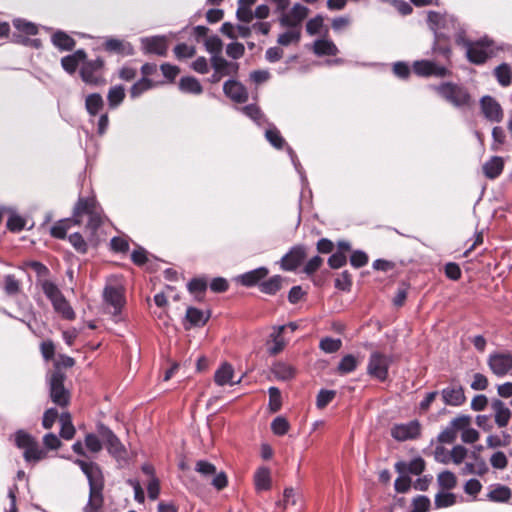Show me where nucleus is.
<instances>
[{
    "label": "nucleus",
    "instance_id": "1",
    "mask_svg": "<svg viewBox=\"0 0 512 512\" xmlns=\"http://www.w3.org/2000/svg\"><path fill=\"white\" fill-rule=\"evenodd\" d=\"M85 217L88 219L85 225L86 229L94 234L103 223L102 209L94 197H80L75 204L72 219L58 221L51 227V235L59 239L65 238L71 224L80 225L84 222Z\"/></svg>",
    "mask_w": 512,
    "mask_h": 512
},
{
    "label": "nucleus",
    "instance_id": "2",
    "mask_svg": "<svg viewBox=\"0 0 512 512\" xmlns=\"http://www.w3.org/2000/svg\"><path fill=\"white\" fill-rule=\"evenodd\" d=\"M74 463L80 467L89 483V499L83 511L102 512L104 477L101 468L95 462H86L81 459H76Z\"/></svg>",
    "mask_w": 512,
    "mask_h": 512
},
{
    "label": "nucleus",
    "instance_id": "3",
    "mask_svg": "<svg viewBox=\"0 0 512 512\" xmlns=\"http://www.w3.org/2000/svg\"><path fill=\"white\" fill-rule=\"evenodd\" d=\"M434 90L447 102L455 107L468 106L470 104V94L463 86L446 82L438 86H434Z\"/></svg>",
    "mask_w": 512,
    "mask_h": 512
},
{
    "label": "nucleus",
    "instance_id": "4",
    "mask_svg": "<svg viewBox=\"0 0 512 512\" xmlns=\"http://www.w3.org/2000/svg\"><path fill=\"white\" fill-rule=\"evenodd\" d=\"M428 23L435 33L436 42L441 38H448L457 29V21L453 16L434 11L428 13Z\"/></svg>",
    "mask_w": 512,
    "mask_h": 512
},
{
    "label": "nucleus",
    "instance_id": "5",
    "mask_svg": "<svg viewBox=\"0 0 512 512\" xmlns=\"http://www.w3.org/2000/svg\"><path fill=\"white\" fill-rule=\"evenodd\" d=\"M65 374L60 370H55L49 377V395L53 403L60 407H65L70 401V392L64 386Z\"/></svg>",
    "mask_w": 512,
    "mask_h": 512
},
{
    "label": "nucleus",
    "instance_id": "6",
    "mask_svg": "<svg viewBox=\"0 0 512 512\" xmlns=\"http://www.w3.org/2000/svg\"><path fill=\"white\" fill-rule=\"evenodd\" d=\"M97 433L105 443L108 452L117 461L127 460V451L114 432L104 424L97 425Z\"/></svg>",
    "mask_w": 512,
    "mask_h": 512
},
{
    "label": "nucleus",
    "instance_id": "7",
    "mask_svg": "<svg viewBox=\"0 0 512 512\" xmlns=\"http://www.w3.org/2000/svg\"><path fill=\"white\" fill-rule=\"evenodd\" d=\"M391 363L392 358L389 355L374 351L370 354L368 360L367 373L379 381H385L388 377V370Z\"/></svg>",
    "mask_w": 512,
    "mask_h": 512
},
{
    "label": "nucleus",
    "instance_id": "8",
    "mask_svg": "<svg viewBox=\"0 0 512 512\" xmlns=\"http://www.w3.org/2000/svg\"><path fill=\"white\" fill-rule=\"evenodd\" d=\"M103 66L104 61L101 58L84 62L80 70L82 80L94 86L104 84L105 80L101 73Z\"/></svg>",
    "mask_w": 512,
    "mask_h": 512
},
{
    "label": "nucleus",
    "instance_id": "9",
    "mask_svg": "<svg viewBox=\"0 0 512 512\" xmlns=\"http://www.w3.org/2000/svg\"><path fill=\"white\" fill-rule=\"evenodd\" d=\"M280 14L279 23L282 27L301 29V24L308 16L309 9L300 3H296L288 12L284 11Z\"/></svg>",
    "mask_w": 512,
    "mask_h": 512
},
{
    "label": "nucleus",
    "instance_id": "10",
    "mask_svg": "<svg viewBox=\"0 0 512 512\" xmlns=\"http://www.w3.org/2000/svg\"><path fill=\"white\" fill-rule=\"evenodd\" d=\"M391 436L399 442L417 439L421 434L419 421L412 420L408 423L395 424L391 428Z\"/></svg>",
    "mask_w": 512,
    "mask_h": 512
},
{
    "label": "nucleus",
    "instance_id": "11",
    "mask_svg": "<svg viewBox=\"0 0 512 512\" xmlns=\"http://www.w3.org/2000/svg\"><path fill=\"white\" fill-rule=\"evenodd\" d=\"M487 364L493 374L503 377L512 370V354L500 352L490 354Z\"/></svg>",
    "mask_w": 512,
    "mask_h": 512
},
{
    "label": "nucleus",
    "instance_id": "12",
    "mask_svg": "<svg viewBox=\"0 0 512 512\" xmlns=\"http://www.w3.org/2000/svg\"><path fill=\"white\" fill-rule=\"evenodd\" d=\"M413 71L415 74L422 77H444L450 74V71L446 67L429 60L415 61L413 63Z\"/></svg>",
    "mask_w": 512,
    "mask_h": 512
},
{
    "label": "nucleus",
    "instance_id": "13",
    "mask_svg": "<svg viewBox=\"0 0 512 512\" xmlns=\"http://www.w3.org/2000/svg\"><path fill=\"white\" fill-rule=\"evenodd\" d=\"M306 248L296 245L281 258V268L286 271L296 270L306 258Z\"/></svg>",
    "mask_w": 512,
    "mask_h": 512
},
{
    "label": "nucleus",
    "instance_id": "14",
    "mask_svg": "<svg viewBox=\"0 0 512 512\" xmlns=\"http://www.w3.org/2000/svg\"><path fill=\"white\" fill-rule=\"evenodd\" d=\"M104 301L113 308V315H117L125 302L124 290L120 286H106L103 292Z\"/></svg>",
    "mask_w": 512,
    "mask_h": 512
},
{
    "label": "nucleus",
    "instance_id": "15",
    "mask_svg": "<svg viewBox=\"0 0 512 512\" xmlns=\"http://www.w3.org/2000/svg\"><path fill=\"white\" fill-rule=\"evenodd\" d=\"M489 46H490L489 43L484 42V41L468 43L467 44L468 59L475 64L484 63L491 54V49L489 48Z\"/></svg>",
    "mask_w": 512,
    "mask_h": 512
},
{
    "label": "nucleus",
    "instance_id": "16",
    "mask_svg": "<svg viewBox=\"0 0 512 512\" xmlns=\"http://www.w3.org/2000/svg\"><path fill=\"white\" fill-rule=\"evenodd\" d=\"M481 110L485 118L491 122H501L503 119V110L500 104L491 96L482 97Z\"/></svg>",
    "mask_w": 512,
    "mask_h": 512
},
{
    "label": "nucleus",
    "instance_id": "17",
    "mask_svg": "<svg viewBox=\"0 0 512 512\" xmlns=\"http://www.w3.org/2000/svg\"><path fill=\"white\" fill-rule=\"evenodd\" d=\"M443 402L448 406L458 407L466 402L464 389L461 385H450L441 391Z\"/></svg>",
    "mask_w": 512,
    "mask_h": 512
},
{
    "label": "nucleus",
    "instance_id": "18",
    "mask_svg": "<svg viewBox=\"0 0 512 512\" xmlns=\"http://www.w3.org/2000/svg\"><path fill=\"white\" fill-rule=\"evenodd\" d=\"M224 93L236 103H244L248 99L246 88L238 81L228 80L223 86Z\"/></svg>",
    "mask_w": 512,
    "mask_h": 512
},
{
    "label": "nucleus",
    "instance_id": "19",
    "mask_svg": "<svg viewBox=\"0 0 512 512\" xmlns=\"http://www.w3.org/2000/svg\"><path fill=\"white\" fill-rule=\"evenodd\" d=\"M142 48L145 53L165 56L167 53L166 39L161 36L147 37L141 40Z\"/></svg>",
    "mask_w": 512,
    "mask_h": 512
},
{
    "label": "nucleus",
    "instance_id": "20",
    "mask_svg": "<svg viewBox=\"0 0 512 512\" xmlns=\"http://www.w3.org/2000/svg\"><path fill=\"white\" fill-rule=\"evenodd\" d=\"M491 407L494 411V419L497 426L499 428L506 427L511 418L510 409L499 399L492 400Z\"/></svg>",
    "mask_w": 512,
    "mask_h": 512
},
{
    "label": "nucleus",
    "instance_id": "21",
    "mask_svg": "<svg viewBox=\"0 0 512 512\" xmlns=\"http://www.w3.org/2000/svg\"><path fill=\"white\" fill-rule=\"evenodd\" d=\"M425 469V461L421 457L414 458L410 462L399 461L395 464V470L399 474L411 473L413 475L421 474Z\"/></svg>",
    "mask_w": 512,
    "mask_h": 512
},
{
    "label": "nucleus",
    "instance_id": "22",
    "mask_svg": "<svg viewBox=\"0 0 512 512\" xmlns=\"http://www.w3.org/2000/svg\"><path fill=\"white\" fill-rule=\"evenodd\" d=\"M313 52L317 56H335L339 50L332 40L323 38L314 41Z\"/></svg>",
    "mask_w": 512,
    "mask_h": 512
},
{
    "label": "nucleus",
    "instance_id": "23",
    "mask_svg": "<svg viewBox=\"0 0 512 512\" xmlns=\"http://www.w3.org/2000/svg\"><path fill=\"white\" fill-rule=\"evenodd\" d=\"M234 370L229 363H223L215 372L214 381L219 386L234 385L233 381ZM240 380L236 381L239 383Z\"/></svg>",
    "mask_w": 512,
    "mask_h": 512
},
{
    "label": "nucleus",
    "instance_id": "24",
    "mask_svg": "<svg viewBox=\"0 0 512 512\" xmlns=\"http://www.w3.org/2000/svg\"><path fill=\"white\" fill-rule=\"evenodd\" d=\"M211 64L216 74L220 75L234 74L238 70L237 63L228 62L221 55L211 57Z\"/></svg>",
    "mask_w": 512,
    "mask_h": 512
},
{
    "label": "nucleus",
    "instance_id": "25",
    "mask_svg": "<svg viewBox=\"0 0 512 512\" xmlns=\"http://www.w3.org/2000/svg\"><path fill=\"white\" fill-rule=\"evenodd\" d=\"M85 59L86 52L82 49H79L75 51L73 54L63 57L61 59V65L66 72L73 74L76 71L79 63L84 61Z\"/></svg>",
    "mask_w": 512,
    "mask_h": 512
},
{
    "label": "nucleus",
    "instance_id": "26",
    "mask_svg": "<svg viewBox=\"0 0 512 512\" xmlns=\"http://www.w3.org/2000/svg\"><path fill=\"white\" fill-rule=\"evenodd\" d=\"M483 173L489 179L497 178L504 169V161L499 156L491 157L483 165Z\"/></svg>",
    "mask_w": 512,
    "mask_h": 512
},
{
    "label": "nucleus",
    "instance_id": "27",
    "mask_svg": "<svg viewBox=\"0 0 512 512\" xmlns=\"http://www.w3.org/2000/svg\"><path fill=\"white\" fill-rule=\"evenodd\" d=\"M254 485L258 492L267 491L271 488V473L269 468L262 466L254 474Z\"/></svg>",
    "mask_w": 512,
    "mask_h": 512
},
{
    "label": "nucleus",
    "instance_id": "28",
    "mask_svg": "<svg viewBox=\"0 0 512 512\" xmlns=\"http://www.w3.org/2000/svg\"><path fill=\"white\" fill-rule=\"evenodd\" d=\"M104 47L109 52H117L124 55H132L133 47L129 43H124L123 41L115 38H109L105 41Z\"/></svg>",
    "mask_w": 512,
    "mask_h": 512
},
{
    "label": "nucleus",
    "instance_id": "29",
    "mask_svg": "<svg viewBox=\"0 0 512 512\" xmlns=\"http://www.w3.org/2000/svg\"><path fill=\"white\" fill-rule=\"evenodd\" d=\"M103 106L104 101L99 93L89 94L85 99V108L90 116H96Z\"/></svg>",
    "mask_w": 512,
    "mask_h": 512
},
{
    "label": "nucleus",
    "instance_id": "30",
    "mask_svg": "<svg viewBox=\"0 0 512 512\" xmlns=\"http://www.w3.org/2000/svg\"><path fill=\"white\" fill-rule=\"evenodd\" d=\"M52 43L60 50L70 51L74 48L76 42L68 34L58 31L52 36Z\"/></svg>",
    "mask_w": 512,
    "mask_h": 512
},
{
    "label": "nucleus",
    "instance_id": "31",
    "mask_svg": "<svg viewBox=\"0 0 512 512\" xmlns=\"http://www.w3.org/2000/svg\"><path fill=\"white\" fill-rule=\"evenodd\" d=\"M271 372L275 378L283 381L289 380L293 378L295 375L294 368L291 365L284 362L275 363L271 368Z\"/></svg>",
    "mask_w": 512,
    "mask_h": 512
},
{
    "label": "nucleus",
    "instance_id": "32",
    "mask_svg": "<svg viewBox=\"0 0 512 512\" xmlns=\"http://www.w3.org/2000/svg\"><path fill=\"white\" fill-rule=\"evenodd\" d=\"M301 39L300 28H289V30L279 34L277 43L281 46H289L291 44H298Z\"/></svg>",
    "mask_w": 512,
    "mask_h": 512
},
{
    "label": "nucleus",
    "instance_id": "33",
    "mask_svg": "<svg viewBox=\"0 0 512 512\" xmlns=\"http://www.w3.org/2000/svg\"><path fill=\"white\" fill-rule=\"evenodd\" d=\"M268 274V270L264 267L257 268L255 270L249 271L243 274L240 279L241 283L245 286H253L258 283L261 279L266 277Z\"/></svg>",
    "mask_w": 512,
    "mask_h": 512
},
{
    "label": "nucleus",
    "instance_id": "34",
    "mask_svg": "<svg viewBox=\"0 0 512 512\" xmlns=\"http://www.w3.org/2000/svg\"><path fill=\"white\" fill-rule=\"evenodd\" d=\"M40 286H41L43 293L51 301L52 304L57 302L58 299H61L64 297V295L62 294L60 289L57 287V285L49 280L40 281Z\"/></svg>",
    "mask_w": 512,
    "mask_h": 512
},
{
    "label": "nucleus",
    "instance_id": "35",
    "mask_svg": "<svg viewBox=\"0 0 512 512\" xmlns=\"http://www.w3.org/2000/svg\"><path fill=\"white\" fill-rule=\"evenodd\" d=\"M40 286H41L43 293L51 301L52 304L57 302L58 299H61L64 297V295L62 294L60 289L57 287V285L49 280L40 281Z\"/></svg>",
    "mask_w": 512,
    "mask_h": 512
},
{
    "label": "nucleus",
    "instance_id": "36",
    "mask_svg": "<svg viewBox=\"0 0 512 512\" xmlns=\"http://www.w3.org/2000/svg\"><path fill=\"white\" fill-rule=\"evenodd\" d=\"M40 286H41L43 293L51 301L52 304L57 302L58 299H61L64 297V295L62 294L60 289L57 287V285L49 280L40 281Z\"/></svg>",
    "mask_w": 512,
    "mask_h": 512
},
{
    "label": "nucleus",
    "instance_id": "37",
    "mask_svg": "<svg viewBox=\"0 0 512 512\" xmlns=\"http://www.w3.org/2000/svg\"><path fill=\"white\" fill-rule=\"evenodd\" d=\"M40 286H41L43 293L51 301L52 304L57 302L58 299H61L64 297V295L62 294L60 289L57 287V285L49 280L40 281Z\"/></svg>",
    "mask_w": 512,
    "mask_h": 512
},
{
    "label": "nucleus",
    "instance_id": "38",
    "mask_svg": "<svg viewBox=\"0 0 512 512\" xmlns=\"http://www.w3.org/2000/svg\"><path fill=\"white\" fill-rule=\"evenodd\" d=\"M179 88L185 93L200 94L203 88L200 82L194 77H183L180 79Z\"/></svg>",
    "mask_w": 512,
    "mask_h": 512
},
{
    "label": "nucleus",
    "instance_id": "39",
    "mask_svg": "<svg viewBox=\"0 0 512 512\" xmlns=\"http://www.w3.org/2000/svg\"><path fill=\"white\" fill-rule=\"evenodd\" d=\"M493 502H507L511 498V490L504 485H496L487 495Z\"/></svg>",
    "mask_w": 512,
    "mask_h": 512
},
{
    "label": "nucleus",
    "instance_id": "40",
    "mask_svg": "<svg viewBox=\"0 0 512 512\" xmlns=\"http://www.w3.org/2000/svg\"><path fill=\"white\" fill-rule=\"evenodd\" d=\"M61 423L60 436L66 440H70L75 435V428L72 424L71 415L62 413L59 417Z\"/></svg>",
    "mask_w": 512,
    "mask_h": 512
},
{
    "label": "nucleus",
    "instance_id": "41",
    "mask_svg": "<svg viewBox=\"0 0 512 512\" xmlns=\"http://www.w3.org/2000/svg\"><path fill=\"white\" fill-rule=\"evenodd\" d=\"M52 306L64 319L73 320L75 318V312L65 297L58 299Z\"/></svg>",
    "mask_w": 512,
    "mask_h": 512
},
{
    "label": "nucleus",
    "instance_id": "42",
    "mask_svg": "<svg viewBox=\"0 0 512 512\" xmlns=\"http://www.w3.org/2000/svg\"><path fill=\"white\" fill-rule=\"evenodd\" d=\"M125 98V90L122 86L111 87L108 91L107 100L110 108L118 107Z\"/></svg>",
    "mask_w": 512,
    "mask_h": 512
},
{
    "label": "nucleus",
    "instance_id": "43",
    "mask_svg": "<svg viewBox=\"0 0 512 512\" xmlns=\"http://www.w3.org/2000/svg\"><path fill=\"white\" fill-rule=\"evenodd\" d=\"M187 320L195 326L204 325L208 319L209 315H205V313L197 308L189 307L186 311Z\"/></svg>",
    "mask_w": 512,
    "mask_h": 512
},
{
    "label": "nucleus",
    "instance_id": "44",
    "mask_svg": "<svg viewBox=\"0 0 512 512\" xmlns=\"http://www.w3.org/2000/svg\"><path fill=\"white\" fill-rule=\"evenodd\" d=\"M494 73L500 85L506 87L511 84L512 74L511 68L508 64L503 63L497 66Z\"/></svg>",
    "mask_w": 512,
    "mask_h": 512
},
{
    "label": "nucleus",
    "instance_id": "45",
    "mask_svg": "<svg viewBox=\"0 0 512 512\" xmlns=\"http://www.w3.org/2000/svg\"><path fill=\"white\" fill-rule=\"evenodd\" d=\"M282 285V277L279 275L273 276L260 284L261 292L273 295L280 290Z\"/></svg>",
    "mask_w": 512,
    "mask_h": 512
},
{
    "label": "nucleus",
    "instance_id": "46",
    "mask_svg": "<svg viewBox=\"0 0 512 512\" xmlns=\"http://www.w3.org/2000/svg\"><path fill=\"white\" fill-rule=\"evenodd\" d=\"M26 462H37L45 457V452L37 441L30 445L23 453Z\"/></svg>",
    "mask_w": 512,
    "mask_h": 512
},
{
    "label": "nucleus",
    "instance_id": "47",
    "mask_svg": "<svg viewBox=\"0 0 512 512\" xmlns=\"http://www.w3.org/2000/svg\"><path fill=\"white\" fill-rule=\"evenodd\" d=\"M205 48L211 54V57L220 56L223 49V42L217 35H213L206 38Z\"/></svg>",
    "mask_w": 512,
    "mask_h": 512
},
{
    "label": "nucleus",
    "instance_id": "48",
    "mask_svg": "<svg viewBox=\"0 0 512 512\" xmlns=\"http://www.w3.org/2000/svg\"><path fill=\"white\" fill-rule=\"evenodd\" d=\"M285 329H286V326H279L271 334V337L273 338V345L269 348V351L271 354L275 355L283 350V348L285 346V342H284L283 338L281 337V334L284 332Z\"/></svg>",
    "mask_w": 512,
    "mask_h": 512
},
{
    "label": "nucleus",
    "instance_id": "49",
    "mask_svg": "<svg viewBox=\"0 0 512 512\" xmlns=\"http://www.w3.org/2000/svg\"><path fill=\"white\" fill-rule=\"evenodd\" d=\"M357 365V359L353 355L348 354L341 359L337 370L340 374H348L353 372L357 368Z\"/></svg>",
    "mask_w": 512,
    "mask_h": 512
},
{
    "label": "nucleus",
    "instance_id": "50",
    "mask_svg": "<svg viewBox=\"0 0 512 512\" xmlns=\"http://www.w3.org/2000/svg\"><path fill=\"white\" fill-rule=\"evenodd\" d=\"M207 289V281L204 278H194L188 283V290L194 294L197 299H201Z\"/></svg>",
    "mask_w": 512,
    "mask_h": 512
},
{
    "label": "nucleus",
    "instance_id": "51",
    "mask_svg": "<svg viewBox=\"0 0 512 512\" xmlns=\"http://www.w3.org/2000/svg\"><path fill=\"white\" fill-rule=\"evenodd\" d=\"M456 503V496L450 492H440L435 496V507L436 508H446L454 505Z\"/></svg>",
    "mask_w": 512,
    "mask_h": 512
},
{
    "label": "nucleus",
    "instance_id": "52",
    "mask_svg": "<svg viewBox=\"0 0 512 512\" xmlns=\"http://www.w3.org/2000/svg\"><path fill=\"white\" fill-rule=\"evenodd\" d=\"M438 484L447 490L453 489L457 484V478L451 471H443L438 475Z\"/></svg>",
    "mask_w": 512,
    "mask_h": 512
},
{
    "label": "nucleus",
    "instance_id": "53",
    "mask_svg": "<svg viewBox=\"0 0 512 512\" xmlns=\"http://www.w3.org/2000/svg\"><path fill=\"white\" fill-rule=\"evenodd\" d=\"M21 290L20 282L15 278L14 275H6L4 277V291L8 296H15Z\"/></svg>",
    "mask_w": 512,
    "mask_h": 512
},
{
    "label": "nucleus",
    "instance_id": "54",
    "mask_svg": "<svg viewBox=\"0 0 512 512\" xmlns=\"http://www.w3.org/2000/svg\"><path fill=\"white\" fill-rule=\"evenodd\" d=\"M455 433H463L471 425V417L469 415H459L449 422Z\"/></svg>",
    "mask_w": 512,
    "mask_h": 512
},
{
    "label": "nucleus",
    "instance_id": "55",
    "mask_svg": "<svg viewBox=\"0 0 512 512\" xmlns=\"http://www.w3.org/2000/svg\"><path fill=\"white\" fill-rule=\"evenodd\" d=\"M152 82L147 77H143L139 81H137L130 90V96L132 98L139 97L142 93L149 90L152 87Z\"/></svg>",
    "mask_w": 512,
    "mask_h": 512
},
{
    "label": "nucleus",
    "instance_id": "56",
    "mask_svg": "<svg viewBox=\"0 0 512 512\" xmlns=\"http://www.w3.org/2000/svg\"><path fill=\"white\" fill-rule=\"evenodd\" d=\"M36 440L28 433L23 430H19L15 433V444L18 448L26 450Z\"/></svg>",
    "mask_w": 512,
    "mask_h": 512
},
{
    "label": "nucleus",
    "instance_id": "57",
    "mask_svg": "<svg viewBox=\"0 0 512 512\" xmlns=\"http://www.w3.org/2000/svg\"><path fill=\"white\" fill-rule=\"evenodd\" d=\"M269 393V408L272 412H277L281 408L282 398L281 392L277 387H270Z\"/></svg>",
    "mask_w": 512,
    "mask_h": 512
},
{
    "label": "nucleus",
    "instance_id": "58",
    "mask_svg": "<svg viewBox=\"0 0 512 512\" xmlns=\"http://www.w3.org/2000/svg\"><path fill=\"white\" fill-rule=\"evenodd\" d=\"M289 422L284 417H276L271 423V429L275 435H285L289 430Z\"/></svg>",
    "mask_w": 512,
    "mask_h": 512
},
{
    "label": "nucleus",
    "instance_id": "59",
    "mask_svg": "<svg viewBox=\"0 0 512 512\" xmlns=\"http://www.w3.org/2000/svg\"><path fill=\"white\" fill-rule=\"evenodd\" d=\"M319 346L326 353H334L341 348L342 341L340 339L326 337L320 341Z\"/></svg>",
    "mask_w": 512,
    "mask_h": 512
},
{
    "label": "nucleus",
    "instance_id": "60",
    "mask_svg": "<svg viewBox=\"0 0 512 512\" xmlns=\"http://www.w3.org/2000/svg\"><path fill=\"white\" fill-rule=\"evenodd\" d=\"M14 27L27 35H36L38 32V28L35 24L31 22H27L23 19H15L13 21Z\"/></svg>",
    "mask_w": 512,
    "mask_h": 512
},
{
    "label": "nucleus",
    "instance_id": "61",
    "mask_svg": "<svg viewBox=\"0 0 512 512\" xmlns=\"http://www.w3.org/2000/svg\"><path fill=\"white\" fill-rule=\"evenodd\" d=\"M85 446L92 453H98L102 450V442L99 436L93 433H88L85 436Z\"/></svg>",
    "mask_w": 512,
    "mask_h": 512
},
{
    "label": "nucleus",
    "instance_id": "62",
    "mask_svg": "<svg viewBox=\"0 0 512 512\" xmlns=\"http://www.w3.org/2000/svg\"><path fill=\"white\" fill-rule=\"evenodd\" d=\"M336 392L333 390H320L317 399H316V406L319 409L325 408L335 397Z\"/></svg>",
    "mask_w": 512,
    "mask_h": 512
},
{
    "label": "nucleus",
    "instance_id": "63",
    "mask_svg": "<svg viewBox=\"0 0 512 512\" xmlns=\"http://www.w3.org/2000/svg\"><path fill=\"white\" fill-rule=\"evenodd\" d=\"M323 23H324V19L321 15H317L314 18H311L306 23V32L311 36L320 33V31L323 27Z\"/></svg>",
    "mask_w": 512,
    "mask_h": 512
},
{
    "label": "nucleus",
    "instance_id": "64",
    "mask_svg": "<svg viewBox=\"0 0 512 512\" xmlns=\"http://www.w3.org/2000/svg\"><path fill=\"white\" fill-rule=\"evenodd\" d=\"M266 139L273 145L275 148H282L285 144V140L281 136L280 132L276 128L268 129L265 133Z\"/></svg>",
    "mask_w": 512,
    "mask_h": 512
}]
</instances>
